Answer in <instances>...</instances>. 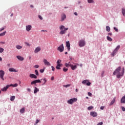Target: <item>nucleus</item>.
<instances>
[{"label":"nucleus","instance_id":"nucleus-1","mask_svg":"<svg viewBox=\"0 0 125 125\" xmlns=\"http://www.w3.org/2000/svg\"><path fill=\"white\" fill-rule=\"evenodd\" d=\"M122 67H118L113 72V75H117L116 77L117 79L121 78V77H124V75L125 74V67L123 68L122 71Z\"/></svg>","mask_w":125,"mask_h":125},{"label":"nucleus","instance_id":"nucleus-2","mask_svg":"<svg viewBox=\"0 0 125 125\" xmlns=\"http://www.w3.org/2000/svg\"><path fill=\"white\" fill-rule=\"evenodd\" d=\"M68 29L69 28H65V26L64 25H61L60 27V29L61 30L60 32V34L61 35H65V34H66L65 31H68Z\"/></svg>","mask_w":125,"mask_h":125},{"label":"nucleus","instance_id":"nucleus-3","mask_svg":"<svg viewBox=\"0 0 125 125\" xmlns=\"http://www.w3.org/2000/svg\"><path fill=\"white\" fill-rule=\"evenodd\" d=\"M78 101V99L77 98H73L67 101L68 104H70V105H73V103L77 102Z\"/></svg>","mask_w":125,"mask_h":125},{"label":"nucleus","instance_id":"nucleus-4","mask_svg":"<svg viewBox=\"0 0 125 125\" xmlns=\"http://www.w3.org/2000/svg\"><path fill=\"white\" fill-rule=\"evenodd\" d=\"M79 45L80 47H83L85 45V41L83 40H81L79 42Z\"/></svg>","mask_w":125,"mask_h":125},{"label":"nucleus","instance_id":"nucleus-5","mask_svg":"<svg viewBox=\"0 0 125 125\" xmlns=\"http://www.w3.org/2000/svg\"><path fill=\"white\" fill-rule=\"evenodd\" d=\"M120 46L118 45L117 47L115 49V50L113 51V52L111 54L112 56L114 57L115 55H116V53L118 52V51L120 49Z\"/></svg>","mask_w":125,"mask_h":125},{"label":"nucleus","instance_id":"nucleus-6","mask_svg":"<svg viewBox=\"0 0 125 125\" xmlns=\"http://www.w3.org/2000/svg\"><path fill=\"white\" fill-rule=\"evenodd\" d=\"M4 71L2 70H0V79L2 80V81H4V78H3V77H4Z\"/></svg>","mask_w":125,"mask_h":125},{"label":"nucleus","instance_id":"nucleus-7","mask_svg":"<svg viewBox=\"0 0 125 125\" xmlns=\"http://www.w3.org/2000/svg\"><path fill=\"white\" fill-rule=\"evenodd\" d=\"M89 82V81L87 80H83L82 82V83H83V84H86L88 86H89V85H90V84H91V83L90 82Z\"/></svg>","mask_w":125,"mask_h":125},{"label":"nucleus","instance_id":"nucleus-8","mask_svg":"<svg viewBox=\"0 0 125 125\" xmlns=\"http://www.w3.org/2000/svg\"><path fill=\"white\" fill-rule=\"evenodd\" d=\"M58 50H59L60 52H63V51H64V46L63 45V44L58 47Z\"/></svg>","mask_w":125,"mask_h":125},{"label":"nucleus","instance_id":"nucleus-9","mask_svg":"<svg viewBox=\"0 0 125 125\" xmlns=\"http://www.w3.org/2000/svg\"><path fill=\"white\" fill-rule=\"evenodd\" d=\"M43 62L45 66H51V64H50V62L47 61V60L44 59L43 60Z\"/></svg>","mask_w":125,"mask_h":125},{"label":"nucleus","instance_id":"nucleus-10","mask_svg":"<svg viewBox=\"0 0 125 125\" xmlns=\"http://www.w3.org/2000/svg\"><path fill=\"white\" fill-rule=\"evenodd\" d=\"M66 46L67 48V50L68 51H70V50H71V46L70 45V42L69 41L66 42Z\"/></svg>","mask_w":125,"mask_h":125},{"label":"nucleus","instance_id":"nucleus-11","mask_svg":"<svg viewBox=\"0 0 125 125\" xmlns=\"http://www.w3.org/2000/svg\"><path fill=\"white\" fill-rule=\"evenodd\" d=\"M9 87H10L9 85H7L5 87H4L2 89H1V90L3 92H4L5 91H7V89H8V88H9Z\"/></svg>","mask_w":125,"mask_h":125},{"label":"nucleus","instance_id":"nucleus-12","mask_svg":"<svg viewBox=\"0 0 125 125\" xmlns=\"http://www.w3.org/2000/svg\"><path fill=\"white\" fill-rule=\"evenodd\" d=\"M32 30V25H28L26 26V30L27 32H30Z\"/></svg>","mask_w":125,"mask_h":125},{"label":"nucleus","instance_id":"nucleus-13","mask_svg":"<svg viewBox=\"0 0 125 125\" xmlns=\"http://www.w3.org/2000/svg\"><path fill=\"white\" fill-rule=\"evenodd\" d=\"M29 77L31 78V79H38L37 75L34 74H30L29 75Z\"/></svg>","mask_w":125,"mask_h":125},{"label":"nucleus","instance_id":"nucleus-14","mask_svg":"<svg viewBox=\"0 0 125 125\" xmlns=\"http://www.w3.org/2000/svg\"><path fill=\"white\" fill-rule=\"evenodd\" d=\"M90 115L92 117H97V113L95 111H92L90 112Z\"/></svg>","mask_w":125,"mask_h":125},{"label":"nucleus","instance_id":"nucleus-15","mask_svg":"<svg viewBox=\"0 0 125 125\" xmlns=\"http://www.w3.org/2000/svg\"><path fill=\"white\" fill-rule=\"evenodd\" d=\"M39 51H41V47L38 46L36 48L34 52L35 53H38V52H39Z\"/></svg>","mask_w":125,"mask_h":125},{"label":"nucleus","instance_id":"nucleus-16","mask_svg":"<svg viewBox=\"0 0 125 125\" xmlns=\"http://www.w3.org/2000/svg\"><path fill=\"white\" fill-rule=\"evenodd\" d=\"M17 58L18 60H20V61H23L24 60V58L21 56H17Z\"/></svg>","mask_w":125,"mask_h":125},{"label":"nucleus","instance_id":"nucleus-17","mask_svg":"<svg viewBox=\"0 0 125 125\" xmlns=\"http://www.w3.org/2000/svg\"><path fill=\"white\" fill-rule=\"evenodd\" d=\"M9 72H15V73H17V72H18V71L16 70L14 68H9Z\"/></svg>","mask_w":125,"mask_h":125},{"label":"nucleus","instance_id":"nucleus-18","mask_svg":"<svg viewBox=\"0 0 125 125\" xmlns=\"http://www.w3.org/2000/svg\"><path fill=\"white\" fill-rule=\"evenodd\" d=\"M40 91V89L38 88L37 87H34V93L36 94L37 92H39Z\"/></svg>","mask_w":125,"mask_h":125},{"label":"nucleus","instance_id":"nucleus-19","mask_svg":"<svg viewBox=\"0 0 125 125\" xmlns=\"http://www.w3.org/2000/svg\"><path fill=\"white\" fill-rule=\"evenodd\" d=\"M73 64H72L71 63V62H69L68 63H65V66H66V67H67V68H69V67H72V65Z\"/></svg>","mask_w":125,"mask_h":125},{"label":"nucleus","instance_id":"nucleus-20","mask_svg":"<svg viewBox=\"0 0 125 125\" xmlns=\"http://www.w3.org/2000/svg\"><path fill=\"white\" fill-rule=\"evenodd\" d=\"M116 102V98L113 99V100L111 102L109 106H112Z\"/></svg>","mask_w":125,"mask_h":125},{"label":"nucleus","instance_id":"nucleus-21","mask_svg":"<svg viewBox=\"0 0 125 125\" xmlns=\"http://www.w3.org/2000/svg\"><path fill=\"white\" fill-rule=\"evenodd\" d=\"M10 86H12L13 87H17V86H18V83H15V84H11L9 85Z\"/></svg>","mask_w":125,"mask_h":125},{"label":"nucleus","instance_id":"nucleus-22","mask_svg":"<svg viewBox=\"0 0 125 125\" xmlns=\"http://www.w3.org/2000/svg\"><path fill=\"white\" fill-rule=\"evenodd\" d=\"M66 19V15L63 14L62 16V21H64V20Z\"/></svg>","mask_w":125,"mask_h":125},{"label":"nucleus","instance_id":"nucleus-23","mask_svg":"<svg viewBox=\"0 0 125 125\" xmlns=\"http://www.w3.org/2000/svg\"><path fill=\"white\" fill-rule=\"evenodd\" d=\"M72 70H76V69H77V65H73V64L71 65V67Z\"/></svg>","mask_w":125,"mask_h":125},{"label":"nucleus","instance_id":"nucleus-24","mask_svg":"<svg viewBox=\"0 0 125 125\" xmlns=\"http://www.w3.org/2000/svg\"><path fill=\"white\" fill-rule=\"evenodd\" d=\"M106 31H107V32H110L111 31V28H110V26H106Z\"/></svg>","mask_w":125,"mask_h":125},{"label":"nucleus","instance_id":"nucleus-25","mask_svg":"<svg viewBox=\"0 0 125 125\" xmlns=\"http://www.w3.org/2000/svg\"><path fill=\"white\" fill-rule=\"evenodd\" d=\"M24 112H25V108L23 107L20 110V113H21V114H23Z\"/></svg>","mask_w":125,"mask_h":125},{"label":"nucleus","instance_id":"nucleus-26","mask_svg":"<svg viewBox=\"0 0 125 125\" xmlns=\"http://www.w3.org/2000/svg\"><path fill=\"white\" fill-rule=\"evenodd\" d=\"M107 40L108 41V42H112L113 41V39H112L111 37L109 36H107Z\"/></svg>","mask_w":125,"mask_h":125},{"label":"nucleus","instance_id":"nucleus-27","mask_svg":"<svg viewBox=\"0 0 125 125\" xmlns=\"http://www.w3.org/2000/svg\"><path fill=\"white\" fill-rule=\"evenodd\" d=\"M15 99V96H12L10 98L11 101H14Z\"/></svg>","mask_w":125,"mask_h":125},{"label":"nucleus","instance_id":"nucleus-28","mask_svg":"<svg viewBox=\"0 0 125 125\" xmlns=\"http://www.w3.org/2000/svg\"><path fill=\"white\" fill-rule=\"evenodd\" d=\"M5 34H6V31H4L3 33L0 34V37H3V36H5Z\"/></svg>","mask_w":125,"mask_h":125},{"label":"nucleus","instance_id":"nucleus-29","mask_svg":"<svg viewBox=\"0 0 125 125\" xmlns=\"http://www.w3.org/2000/svg\"><path fill=\"white\" fill-rule=\"evenodd\" d=\"M16 48L17 49H22V46H20L19 45H17L16 46Z\"/></svg>","mask_w":125,"mask_h":125},{"label":"nucleus","instance_id":"nucleus-30","mask_svg":"<svg viewBox=\"0 0 125 125\" xmlns=\"http://www.w3.org/2000/svg\"><path fill=\"white\" fill-rule=\"evenodd\" d=\"M88 3H94V0H87Z\"/></svg>","mask_w":125,"mask_h":125},{"label":"nucleus","instance_id":"nucleus-31","mask_svg":"<svg viewBox=\"0 0 125 125\" xmlns=\"http://www.w3.org/2000/svg\"><path fill=\"white\" fill-rule=\"evenodd\" d=\"M122 14L124 16H125V9L122 8Z\"/></svg>","mask_w":125,"mask_h":125},{"label":"nucleus","instance_id":"nucleus-32","mask_svg":"<svg viewBox=\"0 0 125 125\" xmlns=\"http://www.w3.org/2000/svg\"><path fill=\"white\" fill-rule=\"evenodd\" d=\"M35 81V83H42V81H41L40 80H36Z\"/></svg>","mask_w":125,"mask_h":125},{"label":"nucleus","instance_id":"nucleus-33","mask_svg":"<svg viewBox=\"0 0 125 125\" xmlns=\"http://www.w3.org/2000/svg\"><path fill=\"white\" fill-rule=\"evenodd\" d=\"M43 81L44 83H43L42 85H44V84H45V83H46V82H47V80H46V79H45V78L43 79Z\"/></svg>","mask_w":125,"mask_h":125},{"label":"nucleus","instance_id":"nucleus-34","mask_svg":"<svg viewBox=\"0 0 125 125\" xmlns=\"http://www.w3.org/2000/svg\"><path fill=\"white\" fill-rule=\"evenodd\" d=\"M4 51V49L3 48L0 47V53H2Z\"/></svg>","mask_w":125,"mask_h":125},{"label":"nucleus","instance_id":"nucleus-35","mask_svg":"<svg viewBox=\"0 0 125 125\" xmlns=\"http://www.w3.org/2000/svg\"><path fill=\"white\" fill-rule=\"evenodd\" d=\"M24 43L26 45V46H31V44L30 43H28V42H25Z\"/></svg>","mask_w":125,"mask_h":125},{"label":"nucleus","instance_id":"nucleus-36","mask_svg":"<svg viewBox=\"0 0 125 125\" xmlns=\"http://www.w3.org/2000/svg\"><path fill=\"white\" fill-rule=\"evenodd\" d=\"M92 109H93V106H89L87 108V110H92Z\"/></svg>","mask_w":125,"mask_h":125},{"label":"nucleus","instance_id":"nucleus-37","mask_svg":"<svg viewBox=\"0 0 125 125\" xmlns=\"http://www.w3.org/2000/svg\"><path fill=\"white\" fill-rule=\"evenodd\" d=\"M31 85H33V84H36V81L34 80L33 81H32L31 83Z\"/></svg>","mask_w":125,"mask_h":125},{"label":"nucleus","instance_id":"nucleus-38","mask_svg":"<svg viewBox=\"0 0 125 125\" xmlns=\"http://www.w3.org/2000/svg\"><path fill=\"white\" fill-rule=\"evenodd\" d=\"M63 72H67V71H68V68H67L66 67H64L63 69Z\"/></svg>","mask_w":125,"mask_h":125},{"label":"nucleus","instance_id":"nucleus-39","mask_svg":"<svg viewBox=\"0 0 125 125\" xmlns=\"http://www.w3.org/2000/svg\"><path fill=\"white\" fill-rule=\"evenodd\" d=\"M35 74H36V76H39V71L37 69L35 70Z\"/></svg>","mask_w":125,"mask_h":125},{"label":"nucleus","instance_id":"nucleus-40","mask_svg":"<svg viewBox=\"0 0 125 125\" xmlns=\"http://www.w3.org/2000/svg\"><path fill=\"white\" fill-rule=\"evenodd\" d=\"M113 29L116 32H119V29H118V28H116L115 27H114Z\"/></svg>","mask_w":125,"mask_h":125},{"label":"nucleus","instance_id":"nucleus-41","mask_svg":"<svg viewBox=\"0 0 125 125\" xmlns=\"http://www.w3.org/2000/svg\"><path fill=\"white\" fill-rule=\"evenodd\" d=\"M51 68H52V71H53V72H54V71H55V68L54 67V66H52Z\"/></svg>","mask_w":125,"mask_h":125},{"label":"nucleus","instance_id":"nucleus-42","mask_svg":"<svg viewBox=\"0 0 125 125\" xmlns=\"http://www.w3.org/2000/svg\"><path fill=\"white\" fill-rule=\"evenodd\" d=\"M40 67V65H35L34 66V68H35L36 69H38V68H39Z\"/></svg>","mask_w":125,"mask_h":125},{"label":"nucleus","instance_id":"nucleus-43","mask_svg":"<svg viewBox=\"0 0 125 125\" xmlns=\"http://www.w3.org/2000/svg\"><path fill=\"white\" fill-rule=\"evenodd\" d=\"M40 73H43L44 72V69H42L40 70Z\"/></svg>","mask_w":125,"mask_h":125},{"label":"nucleus","instance_id":"nucleus-44","mask_svg":"<svg viewBox=\"0 0 125 125\" xmlns=\"http://www.w3.org/2000/svg\"><path fill=\"white\" fill-rule=\"evenodd\" d=\"M56 68L57 69V70H61V68H60V66H58V65H57V66L56 67Z\"/></svg>","mask_w":125,"mask_h":125},{"label":"nucleus","instance_id":"nucleus-45","mask_svg":"<svg viewBox=\"0 0 125 125\" xmlns=\"http://www.w3.org/2000/svg\"><path fill=\"white\" fill-rule=\"evenodd\" d=\"M64 86L65 87H69L71 86V84H67V85H64Z\"/></svg>","mask_w":125,"mask_h":125},{"label":"nucleus","instance_id":"nucleus-46","mask_svg":"<svg viewBox=\"0 0 125 125\" xmlns=\"http://www.w3.org/2000/svg\"><path fill=\"white\" fill-rule=\"evenodd\" d=\"M61 60H59L57 62V64H61L60 63H61Z\"/></svg>","mask_w":125,"mask_h":125},{"label":"nucleus","instance_id":"nucleus-47","mask_svg":"<svg viewBox=\"0 0 125 125\" xmlns=\"http://www.w3.org/2000/svg\"><path fill=\"white\" fill-rule=\"evenodd\" d=\"M88 96L91 97V96L92 95V94L90 92H88Z\"/></svg>","mask_w":125,"mask_h":125},{"label":"nucleus","instance_id":"nucleus-48","mask_svg":"<svg viewBox=\"0 0 125 125\" xmlns=\"http://www.w3.org/2000/svg\"><path fill=\"white\" fill-rule=\"evenodd\" d=\"M57 66H58V67H62V64H61V63H58Z\"/></svg>","mask_w":125,"mask_h":125},{"label":"nucleus","instance_id":"nucleus-49","mask_svg":"<svg viewBox=\"0 0 125 125\" xmlns=\"http://www.w3.org/2000/svg\"><path fill=\"white\" fill-rule=\"evenodd\" d=\"M39 122H40V121H39V120H36V121L35 122V125H37V124H39Z\"/></svg>","mask_w":125,"mask_h":125},{"label":"nucleus","instance_id":"nucleus-50","mask_svg":"<svg viewBox=\"0 0 125 125\" xmlns=\"http://www.w3.org/2000/svg\"><path fill=\"white\" fill-rule=\"evenodd\" d=\"M103 125V122H100L97 124V125Z\"/></svg>","mask_w":125,"mask_h":125},{"label":"nucleus","instance_id":"nucleus-51","mask_svg":"<svg viewBox=\"0 0 125 125\" xmlns=\"http://www.w3.org/2000/svg\"><path fill=\"white\" fill-rule=\"evenodd\" d=\"M104 107L102 106H101L100 109H101V110H104Z\"/></svg>","mask_w":125,"mask_h":125},{"label":"nucleus","instance_id":"nucleus-52","mask_svg":"<svg viewBox=\"0 0 125 125\" xmlns=\"http://www.w3.org/2000/svg\"><path fill=\"white\" fill-rule=\"evenodd\" d=\"M39 18H40L41 20H42V16H39Z\"/></svg>","mask_w":125,"mask_h":125},{"label":"nucleus","instance_id":"nucleus-53","mask_svg":"<svg viewBox=\"0 0 125 125\" xmlns=\"http://www.w3.org/2000/svg\"><path fill=\"white\" fill-rule=\"evenodd\" d=\"M122 111H123V112H125V108L124 107H122Z\"/></svg>","mask_w":125,"mask_h":125},{"label":"nucleus","instance_id":"nucleus-54","mask_svg":"<svg viewBox=\"0 0 125 125\" xmlns=\"http://www.w3.org/2000/svg\"><path fill=\"white\" fill-rule=\"evenodd\" d=\"M54 80V77L52 76L51 78V81H53Z\"/></svg>","mask_w":125,"mask_h":125},{"label":"nucleus","instance_id":"nucleus-55","mask_svg":"<svg viewBox=\"0 0 125 125\" xmlns=\"http://www.w3.org/2000/svg\"><path fill=\"white\" fill-rule=\"evenodd\" d=\"M4 30V28H2L1 29H0V32H1V31H3Z\"/></svg>","mask_w":125,"mask_h":125},{"label":"nucleus","instance_id":"nucleus-56","mask_svg":"<svg viewBox=\"0 0 125 125\" xmlns=\"http://www.w3.org/2000/svg\"><path fill=\"white\" fill-rule=\"evenodd\" d=\"M27 91H29V92H30V91H31V89H30V88H27Z\"/></svg>","mask_w":125,"mask_h":125},{"label":"nucleus","instance_id":"nucleus-57","mask_svg":"<svg viewBox=\"0 0 125 125\" xmlns=\"http://www.w3.org/2000/svg\"><path fill=\"white\" fill-rule=\"evenodd\" d=\"M0 43H1V44H4V43H5V42H0Z\"/></svg>","mask_w":125,"mask_h":125},{"label":"nucleus","instance_id":"nucleus-58","mask_svg":"<svg viewBox=\"0 0 125 125\" xmlns=\"http://www.w3.org/2000/svg\"><path fill=\"white\" fill-rule=\"evenodd\" d=\"M2 61V58L0 57V62H1Z\"/></svg>","mask_w":125,"mask_h":125},{"label":"nucleus","instance_id":"nucleus-59","mask_svg":"<svg viewBox=\"0 0 125 125\" xmlns=\"http://www.w3.org/2000/svg\"><path fill=\"white\" fill-rule=\"evenodd\" d=\"M74 15H75L76 16H78V13L77 12H75Z\"/></svg>","mask_w":125,"mask_h":125},{"label":"nucleus","instance_id":"nucleus-60","mask_svg":"<svg viewBox=\"0 0 125 125\" xmlns=\"http://www.w3.org/2000/svg\"><path fill=\"white\" fill-rule=\"evenodd\" d=\"M41 32H47V31L42 30L41 31Z\"/></svg>","mask_w":125,"mask_h":125},{"label":"nucleus","instance_id":"nucleus-61","mask_svg":"<svg viewBox=\"0 0 125 125\" xmlns=\"http://www.w3.org/2000/svg\"><path fill=\"white\" fill-rule=\"evenodd\" d=\"M108 35H109V36H112V33H108Z\"/></svg>","mask_w":125,"mask_h":125},{"label":"nucleus","instance_id":"nucleus-62","mask_svg":"<svg viewBox=\"0 0 125 125\" xmlns=\"http://www.w3.org/2000/svg\"><path fill=\"white\" fill-rule=\"evenodd\" d=\"M80 67H83V64L81 63V64H80Z\"/></svg>","mask_w":125,"mask_h":125},{"label":"nucleus","instance_id":"nucleus-63","mask_svg":"<svg viewBox=\"0 0 125 125\" xmlns=\"http://www.w3.org/2000/svg\"><path fill=\"white\" fill-rule=\"evenodd\" d=\"M75 91H76V92H78V89H75Z\"/></svg>","mask_w":125,"mask_h":125},{"label":"nucleus","instance_id":"nucleus-64","mask_svg":"<svg viewBox=\"0 0 125 125\" xmlns=\"http://www.w3.org/2000/svg\"><path fill=\"white\" fill-rule=\"evenodd\" d=\"M31 58H32V57L29 56V59H31Z\"/></svg>","mask_w":125,"mask_h":125}]
</instances>
